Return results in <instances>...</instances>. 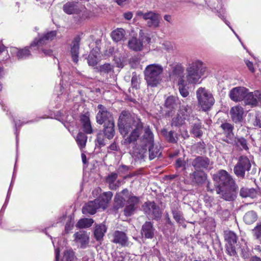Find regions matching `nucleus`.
I'll use <instances>...</instances> for the list:
<instances>
[{"mask_svg": "<svg viewBox=\"0 0 261 261\" xmlns=\"http://www.w3.org/2000/svg\"><path fill=\"white\" fill-rule=\"evenodd\" d=\"M100 208L98 204V200L95 199L87 203L82 209L83 213L84 214H94L96 210Z\"/></svg>", "mask_w": 261, "mask_h": 261, "instance_id": "5701e85b", "label": "nucleus"}, {"mask_svg": "<svg viewBox=\"0 0 261 261\" xmlns=\"http://www.w3.org/2000/svg\"><path fill=\"white\" fill-rule=\"evenodd\" d=\"M124 18L127 20H130L132 18L133 13L130 12H128L124 14Z\"/></svg>", "mask_w": 261, "mask_h": 261, "instance_id": "e2e57ef3", "label": "nucleus"}, {"mask_svg": "<svg viewBox=\"0 0 261 261\" xmlns=\"http://www.w3.org/2000/svg\"><path fill=\"white\" fill-rule=\"evenodd\" d=\"M256 195V191L253 189H247L243 188L240 190V195L244 198H253Z\"/></svg>", "mask_w": 261, "mask_h": 261, "instance_id": "79ce46f5", "label": "nucleus"}, {"mask_svg": "<svg viewBox=\"0 0 261 261\" xmlns=\"http://www.w3.org/2000/svg\"><path fill=\"white\" fill-rule=\"evenodd\" d=\"M128 169V167H127L126 166H125V165H122V166H120L118 168V172L119 173L124 172L127 171Z\"/></svg>", "mask_w": 261, "mask_h": 261, "instance_id": "680f3d73", "label": "nucleus"}, {"mask_svg": "<svg viewBox=\"0 0 261 261\" xmlns=\"http://www.w3.org/2000/svg\"><path fill=\"white\" fill-rule=\"evenodd\" d=\"M188 69L203 75L205 71V67L203 63L199 60H194L188 63L187 67Z\"/></svg>", "mask_w": 261, "mask_h": 261, "instance_id": "a211bd4d", "label": "nucleus"}, {"mask_svg": "<svg viewBox=\"0 0 261 261\" xmlns=\"http://www.w3.org/2000/svg\"><path fill=\"white\" fill-rule=\"evenodd\" d=\"M113 68V66L111 64L107 63L100 66L99 70L101 73H106L111 72Z\"/></svg>", "mask_w": 261, "mask_h": 261, "instance_id": "8fccbe9b", "label": "nucleus"}, {"mask_svg": "<svg viewBox=\"0 0 261 261\" xmlns=\"http://www.w3.org/2000/svg\"><path fill=\"white\" fill-rule=\"evenodd\" d=\"M177 84L180 95L184 97L188 96L189 94L188 91L189 84L185 82L180 78L179 80V82L177 83Z\"/></svg>", "mask_w": 261, "mask_h": 261, "instance_id": "72a5a7b5", "label": "nucleus"}, {"mask_svg": "<svg viewBox=\"0 0 261 261\" xmlns=\"http://www.w3.org/2000/svg\"><path fill=\"white\" fill-rule=\"evenodd\" d=\"M253 236L261 243V224H257L252 229Z\"/></svg>", "mask_w": 261, "mask_h": 261, "instance_id": "49530a36", "label": "nucleus"}, {"mask_svg": "<svg viewBox=\"0 0 261 261\" xmlns=\"http://www.w3.org/2000/svg\"><path fill=\"white\" fill-rule=\"evenodd\" d=\"M80 41V39L79 37H76L73 40L71 44L70 50L71 55L73 61L75 63L78 62Z\"/></svg>", "mask_w": 261, "mask_h": 261, "instance_id": "b1692460", "label": "nucleus"}, {"mask_svg": "<svg viewBox=\"0 0 261 261\" xmlns=\"http://www.w3.org/2000/svg\"><path fill=\"white\" fill-rule=\"evenodd\" d=\"M257 218L256 214L254 211H249L245 214L244 216V221L247 224L254 223Z\"/></svg>", "mask_w": 261, "mask_h": 261, "instance_id": "a19ab883", "label": "nucleus"}, {"mask_svg": "<svg viewBox=\"0 0 261 261\" xmlns=\"http://www.w3.org/2000/svg\"><path fill=\"white\" fill-rule=\"evenodd\" d=\"M192 124L191 133L196 137H200L202 134L201 130V123L200 120L196 117L189 123Z\"/></svg>", "mask_w": 261, "mask_h": 261, "instance_id": "7c9ffc66", "label": "nucleus"}, {"mask_svg": "<svg viewBox=\"0 0 261 261\" xmlns=\"http://www.w3.org/2000/svg\"><path fill=\"white\" fill-rule=\"evenodd\" d=\"M101 190L100 188H97L93 191V195L94 196H97L98 194L101 192Z\"/></svg>", "mask_w": 261, "mask_h": 261, "instance_id": "774afa93", "label": "nucleus"}, {"mask_svg": "<svg viewBox=\"0 0 261 261\" xmlns=\"http://www.w3.org/2000/svg\"><path fill=\"white\" fill-rule=\"evenodd\" d=\"M252 123L254 126L261 127V112H256L254 116Z\"/></svg>", "mask_w": 261, "mask_h": 261, "instance_id": "603ef678", "label": "nucleus"}, {"mask_svg": "<svg viewBox=\"0 0 261 261\" xmlns=\"http://www.w3.org/2000/svg\"><path fill=\"white\" fill-rule=\"evenodd\" d=\"M98 112L96 115V121L99 124L108 123L110 120L114 121L111 114L108 111L105 107L101 105L97 106Z\"/></svg>", "mask_w": 261, "mask_h": 261, "instance_id": "ddd939ff", "label": "nucleus"}, {"mask_svg": "<svg viewBox=\"0 0 261 261\" xmlns=\"http://www.w3.org/2000/svg\"><path fill=\"white\" fill-rule=\"evenodd\" d=\"M140 39L133 37L128 41V46L129 49L134 51H140L143 48V43H149L150 42V38L145 35L142 30L139 31Z\"/></svg>", "mask_w": 261, "mask_h": 261, "instance_id": "1a4fd4ad", "label": "nucleus"}, {"mask_svg": "<svg viewBox=\"0 0 261 261\" xmlns=\"http://www.w3.org/2000/svg\"><path fill=\"white\" fill-rule=\"evenodd\" d=\"M245 63L247 65V66L248 67V68H249V69L251 71V72H254V67H253V63L248 61V60H246L245 61Z\"/></svg>", "mask_w": 261, "mask_h": 261, "instance_id": "bf43d9fd", "label": "nucleus"}, {"mask_svg": "<svg viewBox=\"0 0 261 261\" xmlns=\"http://www.w3.org/2000/svg\"><path fill=\"white\" fill-rule=\"evenodd\" d=\"M250 261H261V258L257 256H252Z\"/></svg>", "mask_w": 261, "mask_h": 261, "instance_id": "338daca9", "label": "nucleus"}, {"mask_svg": "<svg viewBox=\"0 0 261 261\" xmlns=\"http://www.w3.org/2000/svg\"><path fill=\"white\" fill-rule=\"evenodd\" d=\"M139 199L134 195L126 189L116 193L114 198V208L119 209L123 207L126 204L124 214L126 216H131L139 203Z\"/></svg>", "mask_w": 261, "mask_h": 261, "instance_id": "f03ea898", "label": "nucleus"}, {"mask_svg": "<svg viewBox=\"0 0 261 261\" xmlns=\"http://www.w3.org/2000/svg\"><path fill=\"white\" fill-rule=\"evenodd\" d=\"M217 194L221 195L222 198L226 201H232L236 197L234 185L227 186L217 190Z\"/></svg>", "mask_w": 261, "mask_h": 261, "instance_id": "2eb2a0df", "label": "nucleus"}, {"mask_svg": "<svg viewBox=\"0 0 261 261\" xmlns=\"http://www.w3.org/2000/svg\"><path fill=\"white\" fill-rule=\"evenodd\" d=\"M42 51L44 54L46 56H50L52 54L53 51L50 49H42Z\"/></svg>", "mask_w": 261, "mask_h": 261, "instance_id": "69168bd1", "label": "nucleus"}, {"mask_svg": "<svg viewBox=\"0 0 261 261\" xmlns=\"http://www.w3.org/2000/svg\"><path fill=\"white\" fill-rule=\"evenodd\" d=\"M213 179L218 183L219 188H223V186H232L234 185L233 179L225 170H220L214 175Z\"/></svg>", "mask_w": 261, "mask_h": 261, "instance_id": "9d476101", "label": "nucleus"}, {"mask_svg": "<svg viewBox=\"0 0 261 261\" xmlns=\"http://www.w3.org/2000/svg\"><path fill=\"white\" fill-rule=\"evenodd\" d=\"M196 97L199 107L203 111L209 110L215 103L212 94L205 88L200 87L197 90Z\"/></svg>", "mask_w": 261, "mask_h": 261, "instance_id": "0eeeda50", "label": "nucleus"}, {"mask_svg": "<svg viewBox=\"0 0 261 261\" xmlns=\"http://www.w3.org/2000/svg\"><path fill=\"white\" fill-rule=\"evenodd\" d=\"M11 51L13 54H16L18 59H25L31 55L30 51L27 47L22 49H18L16 47H12Z\"/></svg>", "mask_w": 261, "mask_h": 261, "instance_id": "473e14b6", "label": "nucleus"}, {"mask_svg": "<svg viewBox=\"0 0 261 261\" xmlns=\"http://www.w3.org/2000/svg\"><path fill=\"white\" fill-rule=\"evenodd\" d=\"M248 90L243 87H238L232 89L229 93L230 98L234 101H240L245 98Z\"/></svg>", "mask_w": 261, "mask_h": 261, "instance_id": "dca6fc26", "label": "nucleus"}, {"mask_svg": "<svg viewBox=\"0 0 261 261\" xmlns=\"http://www.w3.org/2000/svg\"><path fill=\"white\" fill-rule=\"evenodd\" d=\"M202 75L198 74L197 72H193L186 68V74L184 76V79H181L189 84H195L199 83L200 79Z\"/></svg>", "mask_w": 261, "mask_h": 261, "instance_id": "aec40b11", "label": "nucleus"}, {"mask_svg": "<svg viewBox=\"0 0 261 261\" xmlns=\"http://www.w3.org/2000/svg\"><path fill=\"white\" fill-rule=\"evenodd\" d=\"M92 219L84 218L80 219L77 223L76 226L79 228H86L91 226L93 223Z\"/></svg>", "mask_w": 261, "mask_h": 261, "instance_id": "37998d69", "label": "nucleus"}, {"mask_svg": "<svg viewBox=\"0 0 261 261\" xmlns=\"http://www.w3.org/2000/svg\"><path fill=\"white\" fill-rule=\"evenodd\" d=\"M113 237L114 239L113 242L114 243L119 244L122 246L127 245L128 238L124 232L116 231L114 232Z\"/></svg>", "mask_w": 261, "mask_h": 261, "instance_id": "bb28decb", "label": "nucleus"}, {"mask_svg": "<svg viewBox=\"0 0 261 261\" xmlns=\"http://www.w3.org/2000/svg\"><path fill=\"white\" fill-rule=\"evenodd\" d=\"M117 178V174L115 173H111L109 174L107 179V182L109 185V187L112 190H116L117 188L119 186V181H117L115 183L116 179Z\"/></svg>", "mask_w": 261, "mask_h": 261, "instance_id": "c9c22d12", "label": "nucleus"}, {"mask_svg": "<svg viewBox=\"0 0 261 261\" xmlns=\"http://www.w3.org/2000/svg\"><path fill=\"white\" fill-rule=\"evenodd\" d=\"M192 166L196 169H205L209 170L212 168V163L206 157L198 156L192 162Z\"/></svg>", "mask_w": 261, "mask_h": 261, "instance_id": "f3484780", "label": "nucleus"}, {"mask_svg": "<svg viewBox=\"0 0 261 261\" xmlns=\"http://www.w3.org/2000/svg\"><path fill=\"white\" fill-rule=\"evenodd\" d=\"M225 240L226 245H235L237 242V237L232 231H228L225 232Z\"/></svg>", "mask_w": 261, "mask_h": 261, "instance_id": "4c0bfd02", "label": "nucleus"}, {"mask_svg": "<svg viewBox=\"0 0 261 261\" xmlns=\"http://www.w3.org/2000/svg\"><path fill=\"white\" fill-rule=\"evenodd\" d=\"M66 218L67 219V222L65 227V233H68L72 229L74 222L71 216H69Z\"/></svg>", "mask_w": 261, "mask_h": 261, "instance_id": "a18cd8bd", "label": "nucleus"}, {"mask_svg": "<svg viewBox=\"0 0 261 261\" xmlns=\"http://www.w3.org/2000/svg\"><path fill=\"white\" fill-rule=\"evenodd\" d=\"M139 142V145L142 148L140 153L142 156L147 152V149L150 160H153L160 155V149L157 146L154 145L153 134L148 126L144 127V134L140 138Z\"/></svg>", "mask_w": 261, "mask_h": 261, "instance_id": "7ed1b4c3", "label": "nucleus"}, {"mask_svg": "<svg viewBox=\"0 0 261 261\" xmlns=\"http://www.w3.org/2000/svg\"><path fill=\"white\" fill-rule=\"evenodd\" d=\"M178 99L173 96H170L167 98L165 102V107L169 114L172 111L176 109L177 107Z\"/></svg>", "mask_w": 261, "mask_h": 261, "instance_id": "c85d7f7f", "label": "nucleus"}, {"mask_svg": "<svg viewBox=\"0 0 261 261\" xmlns=\"http://www.w3.org/2000/svg\"><path fill=\"white\" fill-rule=\"evenodd\" d=\"M128 0H115L116 3L119 6H124Z\"/></svg>", "mask_w": 261, "mask_h": 261, "instance_id": "0e129e2a", "label": "nucleus"}, {"mask_svg": "<svg viewBox=\"0 0 261 261\" xmlns=\"http://www.w3.org/2000/svg\"><path fill=\"white\" fill-rule=\"evenodd\" d=\"M75 140L80 149H82L86 146L87 137L84 133L80 132L78 133L75 138Z\"/></svg>", "mask_w": 261, "mask_h": 261, "instance_id": "ea45409f", "label": "nucleus"}, {"mask_svg": "<svg viewBox=\"0 0 261 261\" xmlns=\"http://www.w3.org/2000/svg\"><path fill=\"white\" fill-rule=\"evenodd\" d=\"M83 261H94V256L91 254L86 255L83 257Z\"/></svg>", "mask_w": 261, "mask_h": 261, "instance_id": "052dcab7", "label": "nucleus"}, {"mask_svg": "<svg viewBox=\"0 0 261 261\" xmlns=\"http://www.w3.org/2000/svg\"><path fill=\"white\" fill-rule=\"evenodd\" d=\"M164 69L162 65L157 63L147 65L144 70V79L148 87H156L162 82Z\"/></svg>", "mask_w": 261, "mask_h": 261, "instance_id": "20e7f679", "label": "nucleus"}, {"mask_svg": "<svg viewBox=\"0 0 261 261\" xmlns=\"http://www.w3.org/2000/svg\"><path fill=\"white\" fill-rule=\"evenodd\" d=\"M74 253L72 251L67 250L64 252L61 261H73Z\"/></svg>", "mask_w": 261, "mask_h": 261, "instance_id": "de8ad7c7", "label": "nucleus"}, {"mask_svg": "<svg viewBox=\"0 0 261 261\" xmlns=\"http://www.w3.org/2000/svg\"><path fill=\"white\" fill-rule=\"evenodd\" d=\"M97 54L98 53L92 50L88 56V64L90 66H94L97 63Z\"/></svg>", "mask_w": 261, "mask_h": 261, "instance_id": "c03bdc74", "label": "nucleus"}, {"mask_svg": "<svg viewBox=\"0 0 261 261\" xmlns=\"http://www.w3.org/2000/svg\"><path fill=\"white\" fill-rule=\"evenodd\" d=\"M57 33L55 31H50L42 36H39L38 38H36L31 43L30 47L37 46L38 47L47 44L52 41L56 36Z\"/></svg>", "mask_w": 261, "mask_h": 261, "instance_id": "4468645a", "label": "nucleus"}, {"mask_svg": "<svg viewBox=\"0 0 261 261\" xmlns=\"http://www.w3.org/2000/svg\"><path fill=\"white\" fill-rule=\"evenodd\" d=\"M80 120L84 131L87 134H91L93 130L89 119V115L88 113L82 115Z\"/></svg>", "mask_w": 261, "mask_h": 261, "instance_id": "cd10ccee", "label": "nucleus"}, {"mask_svg": "<svg viewBox=\"0 0 261 261\" xmlns=\"http://www.w3.org/2000/svg\"><path fill=\"white\" fill-rule=\"evenodd\" d=\"M184 73V68L180 65H176L173 67L172 71L170 74L171 79L175 81L176 83L179 82V80L184 79L185 74Z\"/></svg>", "mask_w": 261, "mask_h": 261, "instance_id": "393cba45", "label": "nucleus"}, {"mask_svg": "<svg viewBox=\"0 0 261 261\" xmlns=\"http://www.w3.org/2000/svg\"><path fill=\"white\" fill-rule=\"evenodd\" d=\"M162 133L164 135H166V139L170 142L173 143L175 142V139L173 137V132L170 131L169 132H167L166 130H164L162 132Z\"/></svg>", "mask_w": 261, "mask_h": 261, "instance_id": "6e6d98bb", "label": "nucleus"}, {"mask_svg": "<svg viewBox=\"0 0 261 261\" xmlns=\"http://www.w3.org/2000/svg\"><path fill=\"white\" fill-rule=\"evenodd\" d=\"M144 211L148 217L153 219H158L161 217L162 212L159 206L154 202L145 203Z\"/></svg>", "mask_w": 261, "mask_h": 261, "instance_id": "9b49d317", "label": "nucleus"}, {"mask_svg": "<svg viewBox=\"0 0 261 261\" xmlns=\"http://www.w3.org/2000/svg\"><path fill=\"white\" fill-rule=\"evenodd\" d=\"M190 178L193 182L198 184H202L205 181L207 176L204 172L197 171L190 174Z\"/></svg>", "mask_w": 261, "mask_h": 261, "instance_id": "c756f323", "label": "nucleus"}, {"mask_svg": "<svg viewBox=\"0 0 261 261\" xmlns=\"http://www.w3.org/2000/svg\"><path fill=\"white\" fill-rule=\"evenodd\" d=\"M118 125L120 133L124 136L131 132L125 139V142L128 143L136 141L142 133L143 128V123L137 116L126 111L121 113Z\"/></svg>", "mask_w": 261, "mask_h": 261, "instance_id": "f257e3e1", "label": "nucleus"}, {"mask_svg": "<svg viewBox=\"0 0 261 261\" xmlns=\"http://www.w3.org/2000/svg\"><path fill=\"white\" fill-rule=\"evenodd\" d=\"M221 127L224 130V131L227 133L229 136H230L231 135V132L233 129V126L232 125L229 123H224L221 125Z\"/></svg>", "mask_w": 261, "mask_h": 261, "instance_id": "3c124183", "label": "nucleus"}, {"mask_svg": "<svg viewBox=\"0 0 261 261\" xmlns=\"http://www.w3.org/2000/svg\"><path fill=\"white\" fill-rule=\"evenodd\" d=\"M196 117L193 114V111L191 107L182 106L180 107L176 117L172 120V126H180L186 124V122H190Z\"/></svg>", "mask_w": 261, "mask_h": 261, "instance_id": "423d86ee", "label": "nucleus"}, {"mask_svg": "<svg viewBox=\"0 0 261 261\" xmlns=\"http://www.w3.org/2000/svg\"><path fill=\"white\" fill-rule=\"evenodd\" d=\"M234 142L238 146H240L242 147V148H243L245 150H247L248 149V147L247 144V141L243 138H236L235 140H234Z\"/></svg>", "mask_w": 261, "mask_h": 261, "instance_id": "09e8293b", "label": "nucleus"}, {"mask_svg": "<svg viewBox=\"0 0 261 261\" xmlns=\"http://www.w3.org/2000/svg\"><path fill=\"white\" fill-rule=\"evenodd\" d=\"M131 83L132 86L138 89L139 87V78L138 76L135 73H133V76L131 80Z\"/></svg>", "mask_w": 261, "mask_h": 261, "instance_id": "864d4df0", "label": "nucleus"}, {"mask_svg": "<svg viewBox=\"0 0 261 261\" xmlns=\"http://www.w3.org/2000/svg\"><path fill=\"white\" fill-rule=\"evenodd\" d=\"M175 165L176 168L185 167V163L182 159L179 158L176 161Z\"/></svg>", "mask_w": 261, "mask_h": 261, "instance_id": "13d9d810", "label": "nucleus"}, {"mask_svg": "<svg viewBox=\"0 0 261 261\" xmlns=\"http://www.w3.org/2000/svg\"><path fill=\"white\" fill-rule=\"evenodd\" d=\"M155 228L151 222H146L142 226L141 233L146 239H152L154 236Z\"/></svg>", "mask_w": 261, "mask_h": 261, "instance_id": "412c9836", "label": "nucleus"}, {"mask_svg": "<svg viewBox=\"0 0 261 261\" xmlns=\"http://www.w3.org/2000/svg\"><path fill=\"white\" fill-rule=\"evenodd\" d=\"M106 232V227L105 225H97L94 230V236L97 241L100 240Z\"/></svg>", "mask_w": 261, "mask_h": 261, "instance_id": "58836bf2", "label": "nucleus"}, {"mask_svg": "<svg viewBox=\"0 0 261 261\" xmlns=\"http://www.w3.org/2000/svg\"><path fill=\"white\" fill-rule=\"evenodd\" d=\"M74 241L81 248H85L89 243V236L84 231H80L73 235Z\"/></svg>", "mask_w": 261, "mask_h": 261, "instance_id": "6ab92c4d", "label": "nucleus"}, {"mask_svg": "<svg viewBox=\"0 0 261 261\" xmlns=\"http://www.w3.org/2000/svg\"><path fill=\"white\" fill-rule=\"evenodd\" d=\"M241 256L244 259H248L251 255V251L249 248L247 243H245L240 246L239 250Z\"/></svg>", "mask_w": 261, "mask_h": 261, "instance_id": "e433bc0d", "label": "nucleus"}, {"mask_svg": "<svg viewBox=\"0 0 261 261\" xmlns=\"http://www.w3.org/2000/svg\"><path fill=\"white\" fill-rule=\"evenodd\" d=\"M125 31L122 28H117L114 30L111 33V37L115 42L123 40L125 37Z\"/></svg>", "mask_w": 261, "mask_h": 261, "instance_id": "f704fd0d", "label": "nucleus"}, {"mask_svg": "<svg viewBox=\"0 0 261 261\" xmlns=\"http://www.w3.org/2000/svg\"><path fill=\"white\" fill-rule=\"evenodd\" d=\"M251 167L249 159L245 156H241L239 162L234 167V171L238 176L244 177L246 171H248Z\"/></svg>", "mask_w": 261, "mask_h": 261, "instance_id": "f8f14e48", "label": "nucleus"}, {"mask_svg": "<svg viewBox=\"0 0 261 261\" xmlns=\"http://www.w3.org/2000/svg\"><path fill=\"white\" fill-rule=\"evenodd\" d=\"M136 16L141 17L146 21L147 25L149 28H156L159 27L161 16L154 11H149L144 13L141 11H138L136 12Z\"/></svg>", "mask_w": 261, "mask_h": 261, "instance_id": "6e6552de", "label": "nucleus"}, {"mask_svg": "<svg viewBox=\"0 0 261 261\" xmlns=\"http://www.w3.org/2000/svg\"><path fill=\"white\" fill-rule=\"evenodd\" d=\"M112 196L113 193L109 191L103 193L98 198L96 199L98 200L100 207L105 210L107 208L108 204L111 200Z\"/></svg>", "mask_w": 261, "mask_h": 261, "instance_id": "a878e982", "label": "nucleus"}, {"mask_svg": "<svg viewBox=\"0 0 261 261\" xmlns=\"http://www.w3.org/2000/svg\"><path fill=\"white\" fill-rule=\"evenodd\" d=\"M103 132L109 139L114 137L115 134L114 121L110 120L109 122L105 123Z\"/></svg>", "mask_w": 261, "mask_h": 261, "instance_id": "2f4dec72", "label": "nucleus"}, {"mask_svg": "<svg viewBox=\"0 0 261 261\" xmlns=\"http://www.w3.org/2000/svg\"><path fill=\"white\" fill-rule=\"evenodd\" d=\"M172 214L174 219L178 223H181L182 222V214L180 212L177 211H173Z\"/></svg>", "mask_w": 261, "mask_h": 261, "instance_id": "4d7b16f0", "label": "nucleus"}, {"mask_svg": "<svg viewBox=\"0 0 261 261\" xmlns=\"http://www.w3.org/2000/svg\"><path fill=\"white\" fill-rule=\"evenodd\" d=\"M243 114V108L240 106L232 107L230 111L231 118L235 123L240 122L242 120Z\"/></svg>", "mask_w": 261, "mask_h": 261, "instance_id": "4be33fe9", "label": "nucleus"}, {"mask_svg": "<svg viewBox=\"0 0 261 261\" xmlns=\"http://www.w3.org/2000/svg\"><path fill=\"white\" fill-rule=\"evenodd\" d=\"M226 251L227 253L232 256H237L235 245H226Z\"/></svg>", "mask_w": 261, "mask_h": 261, "instance_id": "5fc2aeb1", "label": "nucleus"}, {"mask_svg": "<svg viewBox=\"0 0 261 261\" xmlns=\"http://www.w3.org/2000/svg\"><path fill=\"white\" fill-rule=\"evenodd\" d=\"M63 11L67 14H75L79 20H83L91 16L90 12L86 8L73 2H68L64 5Z\"/></svg>", "mask_w": 261, "mask_h": 261, "instance_id": "39448f33", "label": "nucleus"}]
</instances>
